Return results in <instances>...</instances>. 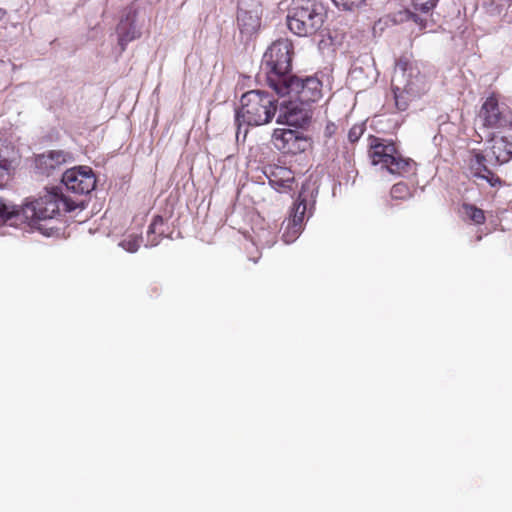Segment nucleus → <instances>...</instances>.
<instances>
[{
  "label": "nucleus",
  "instance_id": "nucleus-1",
  "mask_svg": "<svg viewBox=\"0 0 512 512\" xmlns=\"http://www.w3.org/2000/svg\"><path fill=\"white\" fill-rule=\"evenodd\" d=\"M77 206L76 201L57 190L47 191L22 207L0 202V226L5 224L17 226L27 223L34 227L42 220L54 219L62 213L73 211Z\"/></svg>",
  "mask_w": 512,
  "mask_h": 512
},
{
  "label": "nucleus",
  "instance_id": "nucleus-2",
  "mask_svg": "<svg viewBox=\"0 0 512 512\" xmlns=\"http://www.w3.org/2000/svg\"><path fill=\"white\" fill-rule=\"evenodd\" d=\"M240 107L236 111L237 125L236 139L239 141L242 127L261 126L268 124L277 111V99L269 92L263 90H250L240 99Z\"/></svg>",
  "mask_w": 512,
  "mask_h": 512
},
{
  "label": "nucleus",
  "instance_id": "nucleus-3",
  "mask_svg": "<svg viewBox=\"0 0 512 512\" xmlns=\"http://www.w3.org/2000/svg\"><path fill=\"white\" fill-rule=\"evenodd\" d=\"M293 44L289 39H278L273 42L263 55L260 75L275 90L291 74Z\"/></svg>",
  "mask_w": 512,
  "mask_h": 512
},
{
  "label": "nucleus",
  "instance_id": "nucleus-4",
  "mask_svg": "<svg viewBox=\"0 0 512 512\" xmlns=\"http://www.w3.org/2000/svg\"><path fill=\"white\" fill-rule=\"evenodd\" d=\"M327 19L324 5H305L294 3L288 10L286 22L288 29L299 37H312L320 32Z\"/></svg>",
  "mask_w": 512,
  "mask_h": 512
},
{
  "label": "nucleus",
  "instance_id": "nucleus-5",
  "mask_svg": "<svg viewBox=\"0 0 512 512\" xmlns=\"http://www.w3.org/2000/svg\"><path fill=\"white\" fill-rule=\"evenodd\" d=\"M369 157L373 165H380L389 173L398 176L411 173L415 166V162L404 157L393 141L379 137L371 138Z\"/></svg>",
  "mask_w": 512,
  "mask_h": 512
},
{
  "label": "nucleus",
  "instance_id": "nucleus-6",
  "mask_svg": "<svg viewBox=\"0 0 512 512\" xmlns=\"http://www.w3.org/2000/svg\"><path fill=\"white\" fill-rule=\"evenodd\" d=\"M392 80L399 85L402 84L403 92L409 95V98H420L431 88L428 76L407 56H401L396 60Z\"/></svg>",
  "mask_w": 512,
  "mask_h": 512
},
{
  "label": "nucleus",
  "instance_id": "nucleus-7",
  "mask_svg": "<svg viewBox=\"0 0 512 512\" xmlns=\"http://www.w3.org/2000/svg\"><path fill=\"white\" fill-rule=\"evenodd\" d=\"M280 96H288L299 102L310 105L319 101L323 96V85L316 76L299 77L291 75L274 90Z\"/></svg>",
  "mask_w": 512,
  "mask_h": 512
},
{
  "label": "nucleus",
  "instance_id": "nucleus-8",
  "mask_svg": "<svg viewBox=\"0 0 512 512\" xmlns=\"http://www.w3.org/2000/svg\"><path fill=\"white\" fill-rule=\"evenodd\" d=\"M307 211V196L304 187L299 192L296 201L289 212V216L281 225L282 240L286 244L293 243L304 229V218Z\"/></svg>",
  "mask_w": 512,
  "mask_h": 512
},
{
  "label": "nucleus",
  "instance_id": "nucleus-9",
  "mask_svg": "<svg viewBox=\"0 0 512 512\" xmlns=\"http://www.w3.org/2000/svg\"><path fill=\"white\" fill-rule=\"evenodd\" d=\"M272 143L280 152L293 155L305 152L309 147V139L303 132L285 128L274 130Z\"/></svg>",
  "mask_w": 512,
  "mask_h": 512
},
{
  "label": "nucleus",
  "instance_id": "nucleus-10",
  "mask_svg": "<svg viewBox=\"0 0 512 512\" xmlns=\"http://www.w3.org/2000/svg\"><path fill=\"white\" fill-rule=\"evenodd\" d=\"M62 183L68 191L76 195H86L94 190L96 177L90 167H73L63 173Z\"/></svg>",
  "mask_w": 512,
  "mask_h": 512
},
{
  "label": "nucleus",
  "instance_id": "nucleus-11",
  "mask_svg": "<svg viewBox=\"0 0 512 512\" xmlns=\"http://www.w3.org/2000/svg\"><path fill=\"white\" fill-rule=\"evenodd\" d=\"M311 117L312 110L309 104L290 98L284 105V110L279 115L277 122L294 127H303L309 124Z\"/></svg>",
  "mask_w": 512,
  "mask_h": 512
},
{
  "label": "nucleus",
  "instance_id": "nucleus-12",
  "mask_svg": "<svg viewBox=\"0 0 512 512\" xmlns=\"http://www.w3.org/2000/svg\"><path fill=\"white\" fill-rule=\"evenodd\" d=\"M478 117L485 128L498 129L507 127V115L500 111L499 97L494 92L483 102Z\"/></svg>",
  "mask_w": 512,
  "mask_h": 512
},
{
  "label": "nucleus",
  "instance_id": "nucleus-13",
  "mask_svg": "<svg viewBox=\"0 0 512 512\" xmlns=\"http://www.w3.org/2000/svg\"><path fill=\"white\" fill-rule=\"evenodd\" d=\"M272 188L280 193H288L296 187L295 173L288 167L279 164H269L264 168Z\"/></svg>",
  "mask_w": 512,
  "mask_h": 512
},
{
  "label": "nucleus",
  "instance_id": "nucleus-14",
  "mask_svg": "<svg viewBox=\"0 0 512 512\" xmlns=\"http://www.w3.org/2000/svg\"><path fill=\"white\" fill-rule=\"evenodd\" d=\"M72 160V155L64 150H50L38 154L34 158L35 170L38 174L50 176L62 165Z\"/></svg>",
  "mask_w": 512,
  "mask_h": 512
},
{
  "label": "nucleus",
  "instance_id": "nucleus-15",
  "mask_svg": "<svg viewBox=\"0 0 512 512\" xmlns=\"http://www.w3.org/2000/svg\"><path fill=\"white\" fill-rule=\"evenodd\" d=\"M492 160L489 154L484 155L481 152H475L469 160V169L473 177L486 180L492 187H501L504 182L487 166V162L492 163Z\"/></svg>",
  "mask_w": 512,
  "mask_h": 512
},
{
  "label": "nucleus",
  "instance_id": "nucleus-16",
  "mask_svg": "<svg viewBox=\"0 0 512 512\" xmlns=\"http://www.w3.org/2000/svg\"><path fill=\"white\" fill-rule=\"evenodd\" d=\"M137 18V10L132 5L124 10V15L117 25L118 43L122 50H125L126 45L140 37V32L137 31L135 22Z\"/></svg>",
  "mask_w": 512,
  "mask_h": 512
},
{
  "label": "nucleus",
  "instance_id": "nucleus-17",
  "mask_svg": "<svg viewBox=\"0 0 512 512\" xmlns=\"http://www.w3.org/2000/svg\"><path fill=\"white\" fill-rule=\"evenodd\" d=\"M490 147L491 158L494 160L493 165H501L512 159V137H493Z\"/></svg>",
  "mask_w": 512,
  "mask_h": 512
},
{
  "label": "nucleus",
  "instance_id": "nucleus-18",
  "mask_svg": "<svg viewBox=\"0 0 512 512\" xmlns=\"http://www.w3.org/2000/svg\"><path fill=\"white\" fill-rule=\"evenodd\" d=\"M437 0H411L413 11L407 10V19L413 21L419 26L420 29H425L427 24L426 17H423L417 12L423 14L429 13L436 5Z\"/></svg>",
  "mask_w": 512,
  "mask_h": 512
},
{
  "label": "nucleus",
  "instance_id": "nucleus-19",
  "mask_svg": "<svg viewBox=\"0 0 512 512\" xmlns=\"http://www.w3.org/2000/svg\"><path fill=\"white\" fill-rule=\"evenodd\" d=\"M462 218L475 225H482L486 221L485 212L474 204L463 203L460 208Z\"/></svg>",
  "mask_w": 512,
  "mask_h": 512
},
{
  "label": "nucleus",
  "instance_id": "nucleus-20",
  "mask_svg": "<svg viewBox=\"0 0 512 512\" xmlns=\"http://www.w3.org/2000/svg\"><path fill=\"white\" fill-rule=\"evenodd\" d=\"M164 219L160 215H156L153 217L152 222L150 223L148 230H147V238L148 243L151 246H155L159 243V238L163 234V231L158 232V228L163 226Z\"/></svg>",
  "mask_w": 512,
  "mask_h": 512
},
{
  "label": "nucleus",
  "instance_id": "nucleus-21",
  "mask_svg": "<svg viewBox=\"0 0 512 512\" xmlns=\"http://www.w3.org/2000/svg\"><path fill=\"white\" fill-rule=\"evenodd\" d=\"M392 91L394 94L395 105H396L397 109L399 111H405L409 106V102L411 100H413L414 98H409V95H407L405 92H403V87L393 81H392Z\"/></svg>",
  "mask_w": 512,
  "mask_h": 512
},
{
  "label": "nucleus",
  "instance_id": "nucleus-22",
  "mask_svg": "<svg viewBox=\"0 0 512 512\" xmlns=\"http://www.w3.org/2000/svg\"><path fill=\"white\" fill-rule=\"evenodd\" d=\"M390 195L393 199L405 200L411 196V192L406 183L399 182L392 186Z\"/></svg>",
  "mask_w": 512,
  "mask_h": 512
},
{
  "label": "nucleus",
  "instance_id": "nucleus-23",
  "mask_svg": "<svg viewBox=\"0 0 512 512\" xmlns=\"http://www.w3.org/2000/svg\"><path fill=\"white\" fill-rule=\"evenodd\" d=\"M142 238L137 235H129L120 242V246L130 253L136 252L141 244Z\"/></svg>",
  "mask_w": 512,
  "mask_h": 512
},
{
  "label": "nucleus",
  "instance_id": "nucleus-24",
  "mask_svg": "<svg viewBox=\"0 0 512 512\" xmlns=\"http://www.w3.org/2000/svg\"><path fill=\"white\" fill-rule=\"evenodd\" d=\"M334 4L345 11H353L362 7L366 0H333Z\"/></svg>",
  "mask_w": 512,
  "mask_h": 512
},
{
  "label": "nucleus",
  "instance_id": "nucleus-25",
  "mask_svg": "<svg viewBox=\"0 0 512 512\" xmlns=\"http://www.w3.org/2000/svg\"><path fill=\"white\" fill-rule=\"evenodd\" d=\"M11 168V161L6 158H0V186L9 180Z\"/></svg>",
  "mask_w": 512,
  "mask_h": 512
},
{
  "label": "nucleus",
  "instance_id": "nucleus-26",
  "mask_svg": "<svg viewBox=\"0 0 512 512\" xmlns=\"http://www.w3.org/2000/svg\"><path fill=\"white\" fill-rule=\"evenodd\" d=\"M365 128L362 124L353 125L348 132V139L351 143L357 142L363 135Z\"/></svg>",
  "mask_w": 512,
  "mask_h": 512
},
{
  "label": "nucleus",
  "instance_id": "nucleus-27",
  "mask_svg": "<svg viewBox=\"0 0 512 512\" xmlns=\"http://www.w3.org/2000/svg\"><path fill=\"white\" fill-rule=\"evenodd\" d=\"M337 130V126L330 122L326 125L325 127V130H324V134L326 137H331Z\"/></svg>",
  "mask_w": 512,
  "mask_h": 512
},
{
  "label": "nucleus",
  "instance_id": "nucleus-28",
  "mask_svg": "<svg viewBox=\"0 0 512 512\" xmlns=\"http://www.w3.org/2000/svg\"><path fill=\"white\" fill-rule=\"evenodd\" d=\"M298 3H302V4H305V5H324L323 4V0H299Z\"/></svg>",
  "mask_w": 512,
  "mask_h": 512
},
{
  "label": "nucleus",
  "instance_id": "nucleus-29",
  "mask_svg": "<svg viewBox=\"0 0 512 512\" xmlns=\"http://www.w3.org/2000/svg\"><path fill=\"white\" fill-rule=\"evenodd\" d=\"M507 127L512 128V111L507 115Z\"/></svg>",
  "mask_w": 512,
  "mask_h": 512
},
{
  "label": "nucleus",
  "instance_id": "nucleus-30",
  "mask_svg": "<svg viewBox=\"0 0 512 512\" xmlns=\"http://www.w3.org/2000/svg\"><path fill=\"white\" fill-rule=\"evenodd\" d=\"M6 15H7V11L3 8H0V21L3 20Z\"/></svg>",
  "mask_w": 512,
  "mask_h": 512
},
{
  "label": "nucleus",
  "instance_id": "nucleus-31",
  "mask_svg": "<svg viewBox=\"0 0 512 512\" xmlns=\"http://www.w3.org/2000/svg\"><path fill=\"white\" fill-rule=\"evenodd\" d=\"M247 134H248V128H245L243 131L242 141H244L246 139Z\"/></svg>",
  "mask_w": 512,
  "mask_h": 512
}]
</instances>
